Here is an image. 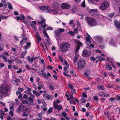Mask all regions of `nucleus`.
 Returning <instances> with one entry per match:
<instances>
[{
    "label": "nucleus",
    "instance_id": "f257e3e1",
    "mask_svg": "<svg viewBox=\"0 0 120 120\" xmlns=\"http://www.w3.org/2000/svg\"><path fill=\"white\" fill-rule=\"evenodd\" d=\"M85 19L87 24L90 26H95L98 25L97 21L94 18L87 17L85 18Z\"/></svg>",
    "mask_w": 120,
    "mask_h": 120
},
{
    "label": "nucleus",
    "instance_id": "f03ea898",
    "mask_svg": "<svg viewBox=\"0 0 120 120\" xmlns=\"http://www.w3.org/2000/svg\"><path fill=\"white\" fill-rule=\"evenodd\" d=\"M40 19L41 20V21L38 20L37 21V22L39 24H41V27L43 28V33L44 36L46 37L47 38H49V37L47 35L44 28L46 27V24L44 23V24L43 25V24L45 22V20L42 17H41Z\"/></svg>",
    "mask_w": 120,
    "mask_h": 120
},
{
    "label": "nucleus",
    "instance_id": "7ed1b4c3",
    "mask_svg": "<svg viewBox=\"0 0 120 120\" xmlns=\"http://www.w3.org/2000/svg\"><path fill=\"white\" fill-rule=\"evenodd\" d=\"M70 44L68 42H64L61 43L60 48L63 52H65L70 48Z\"/></svg>",
    "mask_w": 120,
    "mask_h": 120
},
{
    "label": "nucleus",
    "instance_id": "20e7f679",
    "mask_svg": "<svg viewBox=\"0 0 120 120\" xmlns=\"http://www.w3.org/2000/svg\"><path fill=\"white\" fill-rule=\"evenodd\" d=\"M8 87L6 85H2L0 87V92L5 97L7 96L8 95Z\"/></svg>",
    "mask_w": 120,
    "mask_h": 120
},
{
    "label": "nucleus",
    "instance_id": "39448f33",
    "mask_svg": "<svg viewBox=\"0 0 120 120\" xmlns=\"http://www.w3.org/2000/svg\"><path fill=\"white\" fill-rule=\"evenodd\" d=\"M64 30L62 28H59L57 30H55L54 33L55 34L56 38L57 40L60 38L61 33V32H64Z\"/></svg>",
    "mask_w": 120,
    "mask_h": 120
},
{
    "label": "nucleus",
    "instance_id": "423d86ee",
    "mask_svg": "<svg viewBox=\"0 0 120 120\" xmlns=\"http://www.w3.org/2000/svg\"><path fill=\"white\" fill-rule=\"evenodd\" d=\"M109 5V2L108 1H103L102 2L101 5L100 7V9L101 10L104 11L108 8Z\"/></svg>",
    "mask_w": 120,
    "mask_h": 120
},
{
    "label": "nucleus",
    "instance_id": "0eeeda50",
    "mask_svg": "<svg viewBox=\"0 0 120 120\" xmlns=\"http://www.w3.org/2000/svg\"><path fill=\"white\" fill-rule=\"evenodd\" d=\"M77 64L78 69L81 70L84 68L86 65L85 61L83 59L79 60Z\"/></svg>",
    "mask_w": 120,
    "mask_h": 120
},
{
    "label": "nucleus",
    "instance_id": "6e6552de",
    "mask_svg": "<svg viewBox=\"0 0 120 120\" xmlns=\"http://www.w3.org/2000/svg\"><path fill=\"white\" fill-rule=\"evenodd\" d=\"M60 7L63 9H69L70 8L71 6L66 3H62L61 4Z\"/></svg>",
    "mask_w": 120,
    "mask_h": 120
},
{
    "label": "nucleus",
    "instance_id": "1a4fd4ad",
    "mask_svg": "<svg viewBox=\"0 0 120 120\" xmlns=\"http://www.w3.org/2000/svg\"><path fill=\"white\" fill-rule=\"evenodd\" d=\"M90 54V51H88L86 49H84L82 53V55L84 57L88 56Z\"/></svg>",
    "mask_w": 120,
    "mask_h": 120
},
{
    "label": "nucleus",
    "instance_id": "9d476101",
    "mask_svg": "<svg viewBox=\"0 0 120 120\" xmlns=\"http://www.w3.org/2000/svg\"><path fill=\"white\" fill-rule=\"evenodd\" d=\"M77 46L76 47V52L79 50L80 47L83 45V44L80 41H76Z\"/></svg>",
    "mask_w": 120,
    "mask_h": 120
},
{
    "label": "nucleus",
    "instance_id": "9b49d317",
    "mask_svg": "<svg viewBox=\"0 0 120 120\" xmlns=\"http://www.w3.org/2000/svg\"><path fill=\"white\" fill-rule=\"evenodd\" d=\"M50 13L53 15H59L60 14V12L59 11L58 9H51V12Z\"/></svg>",
    "mask_w": 120,
    "mask_h": 120
},
{
    "label": "nucleus",
    "instance_id": "f8f14e48",
    "mask_svg": "<svg viewBox=\"0 0 120 120\" xmlns=\"http://www.w3.org/2000/svg\"><path fill=\"white\" fill-rule=\"evenodd\" d=\"M44 98L47 100H51L52 98V96L50 95H48L46 94H43Z\"/></svg>",
    "mask_w": 120,
    "mask_h": 120
},
{
    "label": "nucleus",
    "instance_id": "ddd939ff",
    "mask_svg": "<svg viewBox=\"0 0 120 120\" xmlns=\"http://www.w3.org/2000/svg\"><path fill=\"white\" fill-rule=\"evenodd\" d=\"M98 11L97 9H91L89 11V12L91 13L92 15L95 16L96 14L97 13Z\"/></svg>",
    "mask_w": 120,
    "mask_h": 120
},
{
    "label": "nucleus",
    "instance_id": "4468645a",
    "mask_svg": "<svg viewBox=\"0 0 120 120\" xmlns=\"http://www.w3.org/2000/svg\"><path fill=\"white\" fill-rule=\"evenodd\" d=\"M55 109L57 110L58 111H59L60 110L63 109L62 106L61 105H53Z\"/></svg>",
    "mask_w": 120,
    "mask_h": 120
},
{
    "label": "nucleus",
    "instance_id": "2eb2a0df",
    "mask_svg": "<svg viewBox=\"0 0 120 120\" xmlns=\"http://www.w3.org/2000/svg\"><path fill=\"white\" fill-rule=\"evenodd\" d=\"M24 108V105H21L17 107L16 109L17 112H19L21 111V110Z\"/></svg>",
    "mask_w": 120,
    "mask_h": 120
},
{
    "label": "nucleus",
    "instance_id": "dca6fc26",
    "mask_svg": "<svg viewBox=\"0 0 120 120\" xmlns=\"http://www.w3.org/2000/svg\"><path fill=\"white\" fill-rule=\"evenodd\" d=\"M60 4L57 3H54L52 5V7L55 9H58L60 7Z\"/></svg>",
    "mask_w": 120,
    "mask_h": 120
},
{
    "label": "nucleus",
    "instance_id": "f3484780",
    "mask_svg": "<svg viewBox=\"0 0 120 120\" xmlns=\"http://www.w3.org/2000/svg\"><path fill=\"white\" fill-rule=\"evenodd\" d=\"M98 95L100 96L103 97L106 96L107 97H110V95L109 94H106L102 92L98 94Z\"/></svg>",
    "mask_w": 120,
    "mask_h": 120
},
{
    "label": "nucleus",
    "instance_id": "a211bd4d",
    "mask_svg": "<svg viewBox=\"0 0 120 120\" xmlns=\"http://www.w3.org/2000/svg\"><path fill=\"white\" fill-rule=\"evenodd\" d=\"M38 86L37 87L38 90H40L42 88L43 89L44 88V86L42 83L39 82L38 84Z\"/></svg>",
    "mask_w": 120,
    "mask_h": 120
},
{
    "label": "nucleus",
    "instance_id": "6ab92c4d",
    "mask_svg": "<svg viewBox=\"0 0 120 120\" xmlns=\"http://www.w3.org/2000/svg\"><path fill=\"white\" fill-rule=\"evenodd\" d=\"M95 16L100 19H105L106 18L105 17L100 14L96 15Z\"/></svg>",
    "mask_w": 120,
    "mask_h": 120
},
{
    "label": "nucleus",
    "instance_id": "aec40b11",
    "mask_svg": "<svg viewBox=\"0 0 120 120\" xmlns=\"http://www.w3.org/2000/svg\"><path fill=\"white\" fill-rule=\"evenodd\" d=\"M26 59L28 61L31 63H32L34 61L33 57H31L29 56H28L26 57Z\"/></svg>",
    "mask_w": 120,
    "mask_h": 120
},
{
    "label": "nucleus",
    "instance_id": "412c9836",
    "mask_svg": "<svg viewBox=\"0 0 120 120\" xmlns=\"http://www.w3.org/2000/svg\"><path fill=\"white\" fill-rule=\"evenodd\" d=\"M27 38H23V39L21 41L20 45L22 46L23 44H24V43H27V42L26 41H27Z\"/></svg>",
    "mask_w": 120,
    "mask_h": 120
},
{
    "label": "nucleus",
    "instance_id": "4be33fe9",
    "mask_svg": "<svg viewBox=\"0 0 120 120\" xmlns=\"http://www.w3.org/2000/svg\"><path fill=\"white\" fill-rule=\"evenodd\" d=\"M28 100L29 101V104L30 105H34V103L33 102L34 99L31 98H28Z\"/></svg>",
    "mask_w": 120,
    "mask_h": 120
},
{
    "label": "nucleus",
    "instance_id": "5701e85b",
    "mask_svg": "<svg viewBox=\"0 0 120 120\" xmlns=\"http://www.w3.org/2000/svg\"><path fill=\"white\" fill-rule=\"evenodd\" d=\"M46 8L45 9V12L50 13L51 11V8L49 7L48 6H46Z\"/></svg>",
    "mask_w": 120,
    "mask_h": 120
},
{
    "label": "nucleus",
    "instance_id": "b1692460",
    "mask_svg": "<svg viewBox=\"0 0 120 120\" xmlns=\"http://www.w3.org/2000/svg\"><path fill=\"white\" fill-rule=\"evenodd\" d=\"M90 73V71L89 70H87L84 73V75L85 76L88 78L89 77V76Z\"/></svg>",
    "mask_w": 120,
    "mask_h": 120
},
{
    "label": "nucleus",
    "instance_id": "393cba45",
    "mask_svg": "<svg viewBox=\"0 0 120 120\" xmlns=\"http://www.w3.org/2000/svg\"><path fill=\"white\" fill-rule=\"evenodd\" d=\"M110 44L113 47H116V45L115 42L114 40H111L110 42Z\"/></svg>",
    "mask_w": 120,
    "mask_h": 120
},
{
    "label": "nucleus",
    "instance_id": "a878e982",
    "mask_svg": "<svg viewBox=\"0 0 120 120\" xmlns=\"http://www.w3.org/2000/svg\"><path fill=\"white\" fill-rule=\"evenodd\" d=\"M62 63L65 67H68L69 66V64L65 60H64V61Z\"/></svg>",
    "mask_w": 120,
    "mask_h": 120
},
{
    "label": "nucleus",
    "instance_id": "bb28decb",
    "mask_svg": "<svg viewBox=\"0 0 120 120\" xmlns=\"http://www.w3.org/2000/svg\"><path fill=\"white\" fill-rule=\"evenodd\" d=\"M46 6H43L39 7V8L42 11L45 12L46 9Z\"/></svg>",
    "mask_w": 120,
    "mask_h": 120
},
{
    "label": "nucleus",
    "instance_id": "cd10ccee",
    "mask_svg": "<svg viewBox=\"0 0 120 120\" xmlns=\"http://www.w3.org/2000/svg\"><path fill=\"white\" fill-rule=\"evenodd\" d=\"M61 102V101L59 100H56L54 101L53 102V105H58V103H60Z\"/></svg>",
    "mask_w": 120,
    "mask_h": 120
},
{
    "label": "nucleus",
    "instance_id": "c85d7f7f",
    "mask_svg": "<svg viewBox=\"0 0 120 120\" xmlns=\"http://www.w3.org/2000/svg\"><path fill=\"white\" fill-rule=\"evenodd\" d=\"M50 38H46L45 41H44V42L45 43V45H49V40Z\"/></svg>",
    "mask_w": 120,
    "mask_h": 120
},
{
    "label": "nucleus",
    "instance_id": "c756f323",
    "mask_svg": "<svg viewBox=\"0 0 120 120\" xmlns=\"http://www.w3.org/2000/svg\"><path fill=\"white\" fill-rule=\"evenodd\" d=\"M26 43V45H25L24 47V49H26L28 48L31 45L30 42H27Z\"/></svg>",
    "mask_w": 120,
    "mask_h": 120
},
{
    "label": "nucleus",
    "instance_id": "7c9ffc66",
    "mask_svg": "<svg viewBox=\"0 0 120 120\" xmlns=\"http://www.w3.org/2000/svg\"><path fill=\"white\" fill-rule=\"evenodd\" d=\"M50 89L52 90H53L54 89V86L53 84L52 83H50L49 85Z\"/></svg>",
    "mask_w": 120,
    "mask_h": 120
},
{
    "label": "nucleus",
    "instance_id": "2f4dec72",
    "mask_svg": "<svg viewBox=\"0 0 120 120\" xmlns=\"http://www.w3.org/2000/svg\"><path fill=\"white\" fill-rule=\"evenodd\" d=\"M26 51L25 50L22 52L21 53V56L22 58H23L26 55Z\"/></svg>",
    "mask_w": 120,
    "mask_h": 120
},
{
    "label": "nucleus",
    "instance_id": "473e14b6",
    "mask_svg": "<svg viewBox=\"0 0 120 120\" xmlns=\"http://www.w3.org/2000/svg\"><path fill=\"white\" fill-rule=\"evenodd\" d=\"M2 56L3 59L4 60L5 62H6L8 61L7 58L4 55V54H2Z\"/></svg>",
    "mask_w": 120,
    "mask_h": 120
},
{
    "label": "nucleus",
    "instance_id": "72a5a7b5",
    "mask_svg": "<svg viewBox=\"0 0 120 120\" xmlns=\"http://www.w3.org/2000/svg\"><path fill=\"white\" fill-rule=\"evenodd\" d=\"M97 88L99 90H104L105 89V88L102 86H98Z\"/></svg>",
    "mask_w": 120,
    "mask_h": 120
},
{
    "label": "nucleus",
    "instance_id": "f704fd0d",
    "mask_svg": "<svg viewBox=\"0 0 120 120\" xmlns=\"http://www.w3.org/2000/svg\"><path fill=\"white\" fill-rule=\"evenodd\" d=\"M106 68L107 69H109L110 70H112V68L109 64H108L107 65Z\"/></svg>",
    "mask_w": 120,
    "mask_h": 120
},
{
    "label": "nucleus",
    "instance_id": "c9c22d12",
    "mask_svg": "<svg viewBox=\"0 0 120 120\" xmlns=\"http://www.w3.org/2000/svg\"><path fill=\"white\" fill-rule=\"evenodd\" d=\"M46 77H45L46 79H48L49 78V77H51V75L49 72H48L47 75L46 74Z\"/></svg>",
    "mask_w": 120,
    "mask_h": 120
},
{
    "label": "nucleus",
    "instance_id": "e433bc0d",
    "mask_svg": "<svg viewBox=\"0 0 120 120\" xmlns=\"http://www.w3.org/2000/svg\"><path fill=\"white\" fill-rule=\"evenodd\" d=\"M86 41L90 43L91 42L90 39L91 37L89 36L88 37H86Z\"/></svg>",
    "mask_w": 120,
    "mask_h": 120
},
{
    "label": "nucleus",
    "instance_id": "4c0bfd02",
    "mask_svg": "<svg viewBox=\"0 0 120 120\" xmlns=\"http://www.w3.org/2000/svg\"><path fill=\"white\" fill-rule=\"evenodd\" d=\"M78 55H76L75 56V57L74 58V63H75V62H76V61L78 59Z\"/></svg>",
    "mask_w": 120,
    "mask_h": 120
},
{
    "label": "nucleus",
    "instance_id": "58836bf2",
    "mask_svg": "<svg viewBox=\"0 0 120 120\" xmlns=\"http://www.w3.org/2000/svg\"><path fill=\"white\" fill-rule=\"evenodd\" d=\"M41 71L42 73V75L44 77H46V74L45 73V72L44 71L42 70Z\"/></svg>",
    "mask_w": 120,
    "mask_h": 120
},
{
    "label": "nucleus",
    "instance_id": "ea45409f",
    "mask_svg": "<svg viewBox=\"0 0 120 120\" xmlns=\"http://www.w3.org/2000/svg\"><path fill=\"white\" fill-rule=\"evenodd\" d=\"M58 58L60 59L62 63L64 61V60L63 59V57L61 56L60 55L59 56Z\"/></svg>",
    "mask_w": 120,
    "mask_h": 120
},
{
    "label": "nucleus",
    "instance_id": "a19ab883",
    "mask_svg": "<svg viewBox=\"0 0 120 120\" xmlns=\"http://www.w3.org/2000/svg\"><path fill=\"white\" fill-rule=\"evenodd\" d=\"M1 2L4 4V8H6L7 7L6 4H5V0H1Z\"/></svg>",
    "mask_w": 120,
    "mask_h": 120
},
{
    "label": "nucleus",
    "instance_id": "79ce46f5",
    "mask_svg": "<svg viewBox=\"0 0 120 120\" xmlns=\"http://www.w3.org/2000/svg\"><path fill=\"white\" fill-rule=\"evenodd\" d=\"M16 79H17V81L16 80H12V81H14L15 82V84L16 85H17L18 84V82H17V81H18L19 82L20 80V79H18L17 78H16Z\"/></svg>",
    "mask_w": 120,
    "mask_h": 120
},
{
    "label": "nucleus",
    "instance_id": "37998d69",
    "mask_svg": "<svg viewBox=\"0 0 120 120\" xmlns=\"http://www.w3.org/2000/svg\"><path fill=\"white\" fill-rule=\"evenodd\" d=\"M70 73L72 74L73 75L76 77V74L75 72L73 70H71L70 71Z\"/></svg>",
    "mask_w": 120,
    "mask_h": 120
},
{
    "label": "nucleus",
    "instance_id": "c03bdc74",
    "mask_svg": "<svg viewBox=\"0 0 120 120\" xmlns=\"http://www.w3.org/2000/svg\"><path fill=\"white\" fill-rule=\"evenodd\" d=\"M53 108L52 107L50 108L48 110V113H51L53 110Z\"/></svg>",
    "mask_w": 120,
    "mask_h": 120
},
{
    "label": "nucleus",
    "instance_id": "a18cd8bd",
    "mask_svg": "<svg viewBox=\"0 0 120 120\" xmlns=\"http://www.w3.org/2000/svg\"><path fill=\"white\" fill-rule=\"evenodd\" d=\"M8 18V17L6 16H4L3 15H1L0 16V18L3 19H5Z\"/></svg>",
    "mask_w": 120,
    "mask_h": 120
},
{
    "label": "nucleus",
    "instance_id": "49530a36",
    "mask_svg": "<svg viewBox=\"0 0 120 120\" xmlns=\"http://www.w3.org/2000/svg\"><path fill=\"white\" fill-rule=\"evenodd\" d=\"M8 4L9 5L8 6L9 8L11 9H12L13 8L11 6V4L10 3H8Z\"/></svg>",
    "mask_w": 120,
    "mask_h": 120
},
{
    "label": "nucleus",
    "instance_id": "de8ad7c7",
    "mask_svg": "<svg viewBox=\"0 0 120 120\" xmlns=\"http://www.w3.org/2000/svg\"><path fill=\"white\" fill-rule=\"evenodd\" d=\"M68 87L71 90L73 88L72 86L70 84H68Z\"/></svg>",
    "mask_w": 120,
    "mask_h": 120
},
{
    "label": "nucleus",
    "instance_id": "09e8293b",
    "mask_svg": "<svg viewBox=\"0 0 120 120\" xmlns=\"http://www.w3.org/2000/svg\"><path fill=\"white\" fill-rule=\"evenodd\" d=\"M22 103L23 104H28V103L26 100H24L22 101Z\"/></svg>",
    "mask_w": 120,
    "mask_h": 120
},
{
    "label": "nucleus",
    "instance_id": "8fccbe9b",
    "mask_svg": "<svg viewBox=\"0 0 120 120\" xmlns=\"http://www.w3.org/2000/svg\"><path fill=\"white\" fill-rule=\"evenodd\" d=\"M7 120H15V118H11L10 117L8 116L7 117Z\"/></svg>",
    "mask_w": 120,
    "mask_h": 120
},
{
    "label": "nucleus",
    "instance_id": "3c124183",
    "mask_svg": "<svg viewBox=\"0 0 120 120\" xmlns=\"http://www.w3.org/2000/svg\"><path fill=\"white\" fill-rule=\"evenodd\" d=\"M99 0H88L90 3H93V1L95 2H97Z\"/></svg>",
    "mask_w": 120,
    "mask_h": 120
},
{
    "label": "nucleus",
    "instance_id": "603ef678",
    "mask_svg": "<svg viewBox=\"0 0 120 120\" xmlns=\"http://www.w3.org/2000/svg\"><path fill=\"white\" fill-rule=\"evenodd\" d=\"M53 29L52 27H47L46 29V30H52Z\"/></svg>",
    "mask_w": 120,
    "mask_h": 120
},
{
    "label": "nucleus",
    "instance_id": "864d4df0",
    "mask_svg": "<svg viewBox=\"0 0 120 120\" xmlns=\"http://www.w3.org/2000/svg\"><path fill=\"white\" fill-rule=\"evenodd\" d=\"M68 33L69 34L73 35H74L75 34V33L74 32L71 31H69L68 32Z\"/></svg>",
    "mask_w": 120,
    "mask_h": 120
},
{
    "label": "nucleus",
    "instance_id": "5fc2aeb1",
    "mask_svg": "<svg viewBox=\"0 0 120 120\" xmlns=\"http://www.w3.org/2000/svg\"><path fill=\"white\" fill-rule=\"evenodd\" d=\"M30 26L32 27L33 28V29L34 30H36V27L34 25L32 24H31L30 25Z\"/></svg>",
    "mask_w": 120,
    "mask_h": 120
},
{
    "label": "nucleus",
    "instance_id": "6e6d98bb",
    "mask_svg": "<svg viewBox=\"0 0 120 120\" xmlns=\"http://www.w3.org/2000/svg\"><path fill=\"white\" fill-rule=\"evenodd\" d=\"M63 74L65 76H68L69 77L71 78V75H69L68 74H66L65 72H63Z\"/></svg>",
    "mask_w": 120,
    "mask_h": 120
},
{
    "label": "nucleus",
    "instance_id": "4d7b16f0",
    "mask_svg": "<svg viewBox=\"0 0 120 120\" xmlns=\"http://www.w3.org/2000/svg\"><path fill=\"white\" fill-rule=\"evenodd\" d=\"M71 91L72 94L75 93V89H72L71 90Z\"/></svg>",
    "mask_w": 120,
    "mask_h": 120
},
{
    "label": "nucleus",
    "instance_id": "13d9d810",
    "mask_svg": "<svg viewBox=\"0 0 120 120\" xmlns=\"http://www.w3.org/2000/svg\"><path fill=\"white\" fill-rule=\"evenodd\" d=\"M62 115L63 116H64L65 118V117H66V116L67 115V114L66 113L64 112H63L62 113Z\"/></svg>",
    "mask_w": 120,
    "mask_h": 120
},
{
    "label": "nucleus",
    "instance_id": "bf43d9fd",
    "mask_svg": "<svg viewBox=\"0 0 120 120\" xmlns=\"http://www.w3.org/2000/svg\"><path fill=\"white\" fill-rule=\"evenodd\" d=\"M28 116V115L27 114H26L25 112H24L22 114V116H26L27 117Z\"/></svg>",
    "mask_w": 120,
    "mask_h": 120
},
{
    "label": "nucleus",
    "instance_id": "052dcab7",
    "mask_svg": "<svg viewBox=\"0 0 120 120\" xmlns=\"http://www.w3.org/2000/svg\"><path fill=\"white\" fill-rule=\"evenodd\" d=\"M82 6L83 7H84L85 6V0L82 3Z\"/></svg>",
    "mask_w": 120,
    "mask_h": 120
},
{
    "label": "nucleus",
    "instance_id": "680f3d73",
    "mask_svg": "<svg viewBox=\"0 0 120 120\" xmlns=\"http://www.w3.org/2000/svg\"><path fill=\"white\" fill-rule=\"evenodd\" d=\"M36 38L37 39L38 41V43H39V41H41V39L40 37Z\"/></svg>",
    "mask_w": 120,
    "mask_h": 120
},
{
    "label": "nucleus",
    "instance_id": "e2e57ef3",
    "mask_svg": "<svg viewBox=\"0 0 120 120\" xmlns=\"http://www.w3.org/2000/svg\"><path fill=\"white\" fill-rule=\"evenodd\" d=\"M21 18L20 19L22 20H24L25 19V17L23 15H21L20 16Z\"/></svg>",
    "mask_w": 120,
    "mask_h": 120
},
{
    "label": "nucleus",
    "instance_id": "0e129e2a",
    "mask_svg": "<svg viewBox=\"0 0 120 120\" xmlns=\"http://www.w3.org/2000/svg\"><path fill=\"white\" fill-rule=\"evenodd\" d=\"M77 24V26H80V24L79 21L78 20H77L76 21Z\"/></svg>",
    "mask_w": 120,
    "mask_h": 120
},
{
    "label": "nucleus",
    "instance_id": "69168bd1",
    "mask_svg": "<svg viewBox=\"0 0 120 120\" xmlns=\"http://www.w3.org/2000/svg\"><path fill=\"white\" fill-rule=\"evenodd\" d=\"M41 94L38 92H37L35 94V95L37 97L39 96Z\"/></svg>",
    "mask_w": 120,
    "mask_h": 120
},
{
    "label": "nucleus",
    "instance_id": "338daca9",
    "mask_svg": "<svg viewBox=\"0 0 120 120\" xmlns=\"http://www.w3.org/2000/svg\"><path fill=\"white\" fill-rule=\"evenodd\" d=\"M114 15V14L113 13L109 14V16L111 17H113Z\"/></svg>",
    "mask_w": 120,
    "mask_h": 120
},
{
    "label": "nucleus",
    "instance_id": "774afa93",
    "mask_svg": "<svg viewBox=\"0 0 120 120\" xmlns=\"http://www.w3.org/2000/svg\"><path fill=\"white\" fill-rule=\"evenodd\" d=\"M116 100L118 101L120 100V96L117 95V96Z\"/></svg>",
    "mask_w": 120,
    "mask_h": 120
}]
</instances>
